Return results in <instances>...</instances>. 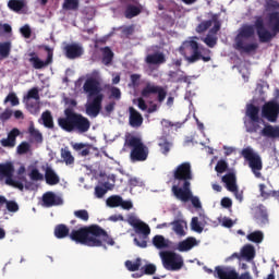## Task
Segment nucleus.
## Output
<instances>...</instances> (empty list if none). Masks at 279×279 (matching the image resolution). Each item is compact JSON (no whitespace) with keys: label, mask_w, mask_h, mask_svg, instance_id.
<instances>
[{"label":"nucleus","mask_w":279,"mask_h":279,"mask_svg":"<svg viewBox=\"0 0 279 279\" xmlns=\"http://www.w3.org/2000/svg\"><path fill=\"white\" fill-rule=\"evenodd\" d=\"M141 271L144 274V276H154V274H156V265L147 264L141 268Z\"/></svg>","instance_id":"nucleus-50"},{"label":"nucleus","mask_w":279,"mask_h":279,"mask_svg":"<svg viewBox=\"0 0 279 279\" xmlns=\"http://www.w3.org/2000/svg\"><path fill=\"white\" fill-rule=\"evenodd\" d=\"M253 27L254 29H256V34L259 43L267 44V35H269V29L265 27V21L263 20V16L255 17V23Z\"/></svg>","instance_id":"nucleus-17"},{"label":"nucleus","mask_w":279,"mask_h":279,"mask_svg":"<svg viewBox=\"0 0 279 279\" xmlns=\"http://www.w3.org/2000/svg\"><path fill=\"white\" fill-rule=\"evenodd\" d=\"M31 147H32V146L29 145V143H27V142H22V143L17 146L16 151H17V154H19L20 156H23V154H27V151H29Z\"/></svg>","instance_id":"nucleus-52"},{"label":"nucleus","mask_w":279,"mask_h":279,"mask_svg":"<svg viewBox=\"0 0 279 279\" xmlns=\"http://www.w3.org/2000/svg\"><path fill=\"white\" fill-rule=\"evenodd\" d=\"M222 182L226 184L227 190L236 191V174L234 172H229L222 177Z\"/></svg>","instance_id":"nucleus-27"},{"label":"nucleus","mask_w":279,"mask_h":279,"mask_svg":"<svg viewBox=\"0 0 279 279\" xmlns=\"http://www.w3.org/2000/svg\"><path fill=\"white\" fill-rule=\"evenodd\" d=\"M245 116L248 120H244V128L248 134H257L265 138H271L276 141L279 138V126L265 123V120L260 118V107L254 104L246 105Z\"/></svg>","instance_id":"nucleus-1"},{"label":"nucleus","mask_w":279,"mask_h":279,"mask_svg":"<svg viewBox=\"0 0 279 279\" xmlns=\"http://www.w3.org/2000/svg\"><path fill=\"white\" fill-rule=\"evenodd\" d=\"M197 37H190L187 40L183 41L179 47V53L183 56L184 60L189 62V64H195V62H210V49L199 45V43L195 41Z\"/></svg>","instance_id":"nucleus-5"},{"label":"nucleus","mask_w":279,"mask_h":279,"mask_svg":"<svg viewBox=\"0 0 279 279\" xmlns=\"http://www.w3.org/2000/svg\"><path fill=\"white\" fill-rule=\"evenodd\" d=\"M28 175L31 180H33V182L45 180V175H43V173H40V170H38L37 168H33Z\"/></svg>","instance_id":"nucleus-48"},{"label":"nucleus","mask_w":279,"mask_h":279,"mask_svg":"<svg viewBox=\"0 0 279 279\" xmlns=\"http://www.w3.org/2000/svg\"><path fill=\"white\" fill-rule=\"evenodd\" d=\"M62 198L53 192H46L43 195V206L46 208H51L53 206H61Z\"/></svg>","instance_id":"nucleus-21"},{"label":"nucleus","mask_w":279,"mask_h":279,"mask_svg":"<svg viewBox=\"0 0 279 279\" xmlns=\"http://www.w3.org/2000/svg\"><path fill=\"white\" fill-rule=\"evenodd\" d=\"M159 256L167 271H180V269L184 267V259L182 258V255L173 251H161Z\"/></svg>","instance_id":"nucleus-9"},{"label":"nucleus","mask_w":279,"mask_h":279,"mask_svg":"<svg viewBox=\"0 0 279 279\" xmlns=\"http://www.w3.org/2000/svg\"><path fill=\"white\" fill-rule=\"evenodd\" d=\"M170 226H172L173 232L178 234V236H185L186 232L184 231V225H182V220H174L170 222Z\"/></svg>","instance_id":"nucleus-39"},{"label":"nucleus","mask_w":279,"mask_h":279,"mask_svg":"<svg viewBox=\"0 0 279 279\" xmlns=\"http://www.w3.org/2000/svg\"><path fill=\"white\" fill-rule=\"evenodd\" d=\"M142 260L141 258H136L135 262L126 260L125 267L129 271H138L141 269Z\"/></svg>","instance_id":"nucleus-44"},{"label":"nucleus","mask_w":279,"mask_h":279,"mask_svg":"<svg viewBox=\"0 0 279 279\" xmlns=\"http://www.w3.org/2000/svg\"><path fill=\"white\" fill-rule=\"evenodd\" d=\"M28 134L36 143H43V133L34 126V122H31L28 126Z\"/></svg>","instance_id":"nucleus-37"},{"label":"nucleus","mask_w":279,"mask_h":279,"mask_svg":"<svg viewBox=\"0 0 279 279\" xmlns=\"http://www.w3.org/2000/svg\"><path fill=\"white\" fill-rule=\"evenodd\" d=\"M173 179L179 182L174 186H180L182 182V190L191 189V180H193V169L191 162L185 161L175 167L172 171Z\"/></svg>","instance_id":"nucleus-8"},{"label":"nucleus","mask_w":279,"mask_h":279,"mask_svg":"<svg viewBox=\"0 0 279 279\" xmlns=\"http://www.w3.org/2000/svg\"><path fill=\"white\" fill-rule=\"evenodd\" d=\"M129 125L134 129H138L143 125V114L135 110L134 107L129 108Z\"/></svg>","instance_id":"nucleus-22"},{"label":"nucleus","mask_w":279,"mask_h":279,"mask_svg":"<svg viewBox=\"0 0 279 279\" xmlns=\"http://www.w3.org/2000/svg\"><path fill=\"white\" fill-rule=\"evenodd\" d=\"M191 228L194 232H198V234H202L204 232V227L199 223V218L193 217L191 221Z\"/></svg>","instance_id":"nucleus-46"},{"label":"nucleus","mask_w":279,"mask_h":279,"mask_svg":"<svg viewBox=\"0 0 279 279\" xmlns=\"http://www.w3.org/2000/svg\"><path fill=\"white\" fill-rule=\"evenodd\" d=\"M57 122L63 132L86 134L90 130V120L72 108L64 109V117L58 118Z\"/></svg>","instance_id":"nucleus-4"},{"label":"nucleus","mask_w":279,"mask_h":279,"mask_svg":"<svg viewBox=\"0 0 279 279\" xmlns=\"http://www.w3.org/2000/svg\"><path fill=\"white\" fill-rule=\"evenodd\" d=\"M41 121L43 125L48 128V130H53L54 124H53V116H51V111L46 110L41 113Z\"/></svg>","instance_id":"nucleus-35"},{"label":"nucleus","mask_w":279,"mask_h":279,"mask_svg":"<svg viewBox=\"0 0 279 279\" xmlns=\"http://www.w3.org/2000/svg\"><path fill=\"white\" fill-rule=\"evenodd\" d=\"M242 156L247 160L250 169L253 171L255 178H260V171H263V159L260 155L254 153L252 148H244Z\"/></svg>","instance_id":"nucleus-10"},{"label":"nucleus","mask_w":279,"mask_h":279,"mask_svg":"<svg viewBox=\"0 0 279 279\" xmlns=\"http://www.w3.org/2000/svg\"><path fill=\"white\" fill-rule=\"evenodd\" d=\"M256 29L252 24H244L240 27L239 33L235 37V49L242 51V53H252L258 49V43L245 44L248 38H254Z\"/></svg>","instance_id":"nucleus-7"},{"label":"nucleus","mask_w":279,"mask_h":279,"mask_svg":"<svg viewBox=\"0 0 279 279\" xmlns=\"http://www.w3.org/2000/svg\"><path fill=\"white\" fill-rule=\"evenodd\" d=\"M121 199L122 197L119 195H113L107 198V206L109 208H119L121 206Z\"/></svg>","instance_id":"nucleus-43"},{"label":"nucleus","mask_w":279,"mask_h":279,"mask_svg":"<svg viewBox=\"0 0 279 279\" xmlns=\"http://www.w3.org/2000/svg\"><path fill=\"white\" fill-rule=\"evenodd\" d=\"M74 217H76V219H81V221H88V219H90V215L88 214V210H86V209L75 210Z\"/></svg>","instance_id":"nucleus-47"},{"label":"nucleus","mask_w":279,"mask_h":279,"mask_svg":"<svg viewBox=\"0 0 279 279\" xmlns=\"http://www.w3.org/2000/svg\"><path fill=\"white\" fill-rule=\"evenodd\" d=\"M197 245V240L195 238H187L178 244V251L179 252H190V250H193Z\"/></svg>","instance_id":"nucleus-29"},{"label":"nucleus","mask_w":279,"mask_h":279,"mask_svg":"<svg viewBox=\"0 0 279 279\" xmlns=\"http://www.w3.org/2000/svg\"><path fill=\"white\" fill-rule=\"evenodd\" d=\"M26 99H35L38 101L40 99V94H38V87H33L28 90Z\"/></svg>","instance_id":"nucleus-55"},{"label":"nucleus","mask_w":279,"mask_h":279,"mask_svg":"<svg viewBox=\"0 0 279 279\" xmlns=\"http://www.w3.org/2000/svg\"><path fill=\"white\" fill-rule=\"evenodd\" d=\"M215 276L219 279H239V272L231 267L217 266L215 268Z\"/></svg>","instance_id":"nucleus-18"},{"label":"nucleus","mask_w":279,"mask_h":279,"mask_svg":"<svg viewBox=\"0 0 279 279\" xmlns=\"http://www.w3.org/2000/svg\"><path fill=\"white\" fill-rule=\"evenodd\" d=\"M21 34L24 36V38H31L32 37V28H29L28 25H25L21 28Z\"/></svg>","instance_id":"nucleus-63"},{"label":"nucleus","mask_w":279,"mask_h":279,"mask_svg":"<svg viewBox=\"0 0 279 279\" xmlns=\"http://www.w3.org/2000/svg\"><path fill=\"white\" fill-rule=\"evenodd\" d=\"M204 43L205 45H207V47H210V49H213L217 45V37L207 35L204 39Z\"/></svg>","instance_id":"nucleus-59"},{"label":"nucleus","mask_w":279,"mask_h":279,"mask_svg":"<svg viewBox=\"0 0 279 279\" xmlns=\"http://www.w3.org/2000/svg\"><path fill=\"white\" fill-rule=\"evenodd\" d=\"M45 180L49 186H56V184H60V177L51 167H47L45 170Z\"/></svg>","instance_id":"nucleus-26"},{"label":"nucleus","mask_w":279,"mask_h":279,"mask_svg":"<svg viewBox=\"0 0 279 279\" xmlns=\"http://www.w3.org/2000/svg\"><path fill=\"white\" fill-rule=\"evenodd\" d=\"M265 8L268 12L279 10V2L278 0H266Z\"/></svg>","instance_id":"nucleus-53"},{"label":"nucleus","mask_w":279,"mask_h":279,"mask_svg":"<svg viewBox=\"0 0 279 279\" xmlns=\"http://www.w3.org/2000/svg\"><path fill=\"white\" fill-rule=\"evenodd\" d=\"M7 186H13V189H19V191H24L25 185L21 181L14 180V178H11L7 183Z\"/></svg>","instance_id":"nucleus-51"},{"label":"nucleus","mask_w":279,"mask_h":279,"mask_svg":"<svg viewBox=\"0 0 279 279\" xmlns=\"http://www.w3.org/2000/svg\"><path fill=\"white\" fill-rule=\"evenodd\" d=\"M14 163L12 161L0 163V182L4 180L7 184L11 178H14Z\"/></svg>","instance_id":"nucleus-19"},{"label":"nucleus","mask_w":279,"mask_h":279,"mask_svg":"<svg viewBox=\"0 0 279 279\" xmlns=\"http://www.w3.org/2000/svg\"><path fill=\"white\" fill-rule=\"evenodd\" d=\"M7 210H9V213H19V203L15 201H9L7 203Z\"/></svg>","instance_id":"nucleus-58"},{"label":"nucleus","mask_w":279,"mask_h":279,"mask_svg":"<svg viewBox=\"0 0 279 279\" xmlns=\"http://www.w3.org/2000/svg\"><path fill=\"white\" fill-rule=\"evenodd\" d=\"M69 227L66 225H57L54 227V236L57 239H66V236H70L71 233Z\"/></svg>","instance_id":"nucleus-33"},{"label":"nucleus","mask_w":279,"mask_h":279,"mask_svg":"<svg viewBox=\"0 0 279 279\" xmlns=\"http://www.w3.org/2000/svg\"><path fill=\"white\" fill-rule=\"evenodd\" d=\"M254 220L260 228H263V226H267V223H269V215L267 214V210L259 208L255 213Z\"/></svg>","instance_id":"nucleus-28"},{"label":"nucleus","mask_w":279,"mask_h":279,"mask_svg":"<svg viewBox=\"0 0 279 279\" xmlns=\"http://www.w3.org/2000/svg\"><path fill=\"white\" fill-rule=\"evenodd\" d=\"M102 51V64L105 66H110L112 64V60H114V52H112V49L110 47L101 48Z\"/></svg>","instance_id":"nucleus-31"},{"label":"nucleus","mask_w":279,"mask_h":279,"mask_svg":"<svg viewBox=\"0 0 279 279\" xmlns=\"http://www.w3.org/2000/svg\"><path fill=\"white\" fill-rule=\"evenodd\" d=\"M159 147L161 149V154H165V156H167V154L171 151V143H169L167 140H163L162 142H160Z\"/></svg>","instance_id":"nucleus-56"},{"label":"nucleus","mask_w":279,"mask_h":279,"mask_svg":"<svg viewBox=\"0 0 279 279\" xmlns=\"http://www.w3.org/2000/svg\"><path fill=\"white\" fill-rule=\"evenodd\" d=\"M279 101L269 100L262 106V119H266L269 123H278Z\"/></svg>","instance_id":"nucleus-12"},{"label":"nucleus","mask_w":279,"mask_h":279,"mask_svg":"<svg viewBox=\"0 0 279 279\" xmlns=\"http://www.w3.org/2000/svg\"><path fill=\"white\" fill-rule=\"evenodd\" d=\"M107 190H105L102 186H96L95 187V195L96 197H98V199H101V197H104V195H106Z\"/></svg>","instance_id":"nucleus-64"},{"label":"nucleus","mask_w":279,"mask_h":279,"mask_svg":"<svg viewBox=\"0 0 279 279\" xmlns=\"http://www.w3.org/2000/svg\"><path fill=\"white\" fill-rule=\"evenodd\" d=\"M62 8L64 10H71L72 12H77V10H80V0H64Z\"/></svg>","instance_id":"nucleus-40"},{"label":"nucleus","mask_w":279,"mask_h":279,"mask_svg":"<svg viewBox=\"0 0 279 279\" xmlns=\"http://www.w3.org/2000/svg\"><path fill=\"white\" fill-rule=\"evenodd\" d=\"M221 29V22L217 19H214V26L209 29V34H217Z\"/></svg>","instance_id":"nucleus-61"},{"label":"nucleus","mask_w":279,"mask_h":279,"mask_svg":"<svg viewBox=\"0 0 279 279\" xmlns=\"http://www.w3.org/2000/svg\"><path fill=\"white\" fill-rule=\"evenodd\" d=\"M10 51H12V44L10 41H4L0 44L1 58H10Z\"/></svg>","instance_id":"nucleus-41"},{"label":"nucleus","mask_w":279,"mask_h":279,"mask_svg":"<svg viewBox=\"0 0 279 279\" xmlns=\"http://www.w3.org/2000/svg\"><path fill=\"white\" fill-rule=\"evenodd\" d=\"M246 239H248L252 243H263L265 235L263 234V231H254L247 234Z\"/></svg>","instance_id":"nucleus-42"},{"label":"nucleus","mask_w":279,"mask_h":279,"mask_svg":"<svg viewBox=\"0 0 279 279\" xmlns=\"http://www.w3.org/2000/svg\"><path fill=\"white\" fill-rule=\"evenodd\" d=\"M109 99H116V101L121 100V89L114 86H108Z\"/></svg>","instance_id":"nucleus-45"},{"label":"nucleus","mask_w":279,"mask_h":279,"mask_svg":"<svg viewBox=\"0 0 279 279\" xmlns=\"http://www.w3.org/2000/svg\"><path fill=\"white\" fill-rule=\"evenodd\" d=\"M17 136H21V131L16 128L12 129L8 133L7 138L0 140L1 146L2 147H8L9 149H12V148L16 147V137Z\"/></svg>","instance_id":"nucleus-20"},{"label":"nucleus","mask_w":279,"mask_h":279,"mask_svg":"<svg viewBox=\"0 0 279 279\" xmlns=\"http://www.w3.org/2000/svg\"><path fill=\"white\" fill-rule=\"evenodd\" d=\"M8 8L16 14H25L27 12V0H9Z\"/></svg>","instance_id":"nucleus-23"},{"label":"nucleus","mask_w":279,"mask_h":279,"mask_svg":"<svg viewBox=\"0 0 279 279\" xmlns=\"http://www.w3.org/2000/svg\"><path fill=\"white\" fill-rule=\"evenodd\" d=\"M124 147L131 150V162H145L149 158V147L138 136L128 133L124 137Z\"/></svg>","instance_id":"nucleus-6"},{"label":"nucleus","mask_w":279,"mask_h":279,"mask_svg":"<svg viewBox=\"0 0 279 279\" xmlns=\"http://www.w3.org/2000/svg\"><path fill=\"white\" fill-rule=\"evenodd\" d=\"M70 239L71 241H74V243L87 245L88 247H101L104 243H107V245H114V240L98 225L72 230Z\"/></svg>","instance_id":"nucleus-3"},{"label":"nucleus","mask_w":279,"mask_h":279,"mask_svg":"<svg viewBox=\"0 0 279 279\" xmlns=\"http://www.w3.org/2000/svg\"><path fill=\"white\" fill-rule=\"evenodd\" d=\"M153 245L157 250H167V247H169V241L165 239L162 235H155L153 238Z\"/></svg>","instance_id":"nucleus-34"},{"label":"nucleus","mask_w":279,"mask_h":279,"mask_svg":"<svg viewBox=\"0 0 279 279\" xmlns=\"http://www.w3.org/2000/svg\"><path fill=\"white\" fill-rule=\"evenodd\" d=\"M64 56L68 60H77L84 56V47L77 43L68 44L64 48Z\"/></svg>","instance_id":"nucleus-16"},{"label":"nucleus","mask_w":279,"mask_h":279,"mask_svg":"<svg viewBox=\"0 0 279 279\" xmlns=\"http://www.w3.org/2000/svg\"><path fill=\"white\" fill-rule=\"evenodd\" d=\"M171 192L174 197H177V199H180V202H192V206L194 208H202V202L199 201V197L193 196L191 187L182 190V187L179 185H172Z\"/></svg>","instance_id":"nucleus-11"},{"label":"nucleus","mask_w":279,"mask_h":279,"mask_svg":"<svg viewBox=\"0 0 279 279\" xmlns=\"http://www.w3.org/2000/svg\"><path fill=\"white\" fill-rule=\"evenodd\" d=\"M8 101H10L11 106H19V104H20L19 97H16V94H14V93H10L5 97L4 104H8Z\"/></svg>","instance_id":"nucleus-54"},{"label":"nucleus","mask_w":279,"mask_h":279,"mask_svg":"<svg viewBox=\"0 0 279 279\" xmlns=\"http://www.w3.org/2000/svg\"><path fill=\"white\" fill-rule=\"evenodd\" d=\"M71 147L82 158H86V156H90V150L93 149V145L90 144L75 143V142H71Z\"/></svg>","instance_id":"nucleus-24"},{"label":"nucleus","mask_w":279,"mask_h":279,"mask_svg":"<svg viewBox=\"0 0 279 279\" xmlns=\"http://www.w3.org/2000/svg\"><path fill=\"white\" fill-rule=\"evenodd\" d=\"M138 14H141V8L134 4H129L124 11L125 19H134V16H138Z\"/></svg>","instance_id":"nucleus-38"},{"label":"nucleus","mask_w":279,"mask_h":279,"mask_svg":"<svg viewBox=\"0 0 279 279\" xmlns=\"http://www.w3.org/2000/svg\"><path fill=\"white\" fill-rule=\"evenodd\" d=\"M146 64H154L160 66V64H165L167 62V57L162 52H155L146 56L145 59Z\"/></svg>","instance_id":"nucleus-25"},{"label":"nucleus","mask_w":279,"mask_h":279,"mask_svg":"<svg viewBox=\"0 0 279 279\" xmlns=\"http://www.w3.org/2000/svg\"><path fill=\"white\" fill-rule=\"evenodd\" d=\"M241 256L246 260H254V256H256V250L252 244H246L241 251Z\"/></svg>","instance_id":"nucleus-32"},{"label":"nucleus","mask_w":279,"mask_h":279,"mask_svg":"<svg viewBox=\"0 0 279 279\" xmlns=\"http://www.w3.org/2000/svg\"><path fill=\"white\" fill-rule=\"evenodd\" d=\"M134 243H135V245H137V247L145 248V247H147V238L143 236V239H141V240L138 238H135Z\"/></svg>","instance_id":"nucleus-62"},{"label":"nucleus","mask_w":279,"mask_h":279,"mask_svg":"<svg viewBox=\"0 0 279 279\" xmlns=\"http://www.w3.org/2000/svg\"><path fill=\"white\" fill-rule=\"evenodd\" d=\"M151 95H157V100L159 104H162V101L167 99V90H165L162 86H158L154 83H146L141 92V96L144 97V99H149Z\"/></svg>","instance_id":"nucleus-13"},{"label":"nucleus","mask_w":279,"mask_h":279,"mask_svg":"<svg viewBox=\"0 0 279 279\" xmlns=\"http://www.w3.org/2000/svg\"><path fill=\"white\" fill-rule=\"evenodd\" d=\"M135 232L136 234H143L144 239H147L149 236V234H151V229L149 228V225L145 223V222H140L136 227H135Z\"/></svg>","instance_id":"nucleus-36"},{"label":"nucleus","mask_w":279,"mask_h":279,"mask_svg":"<svg viewBox=\"0 0 279 279\" xmlns=\"http://www.w3.org/2000/svg\"><path fill=\"white\" fill-rule=\"evenodd\" d=\"M83 90L90 101L85 106L86 114L94 119L99 117L101 112V104H104V94L101 90V74L97 70H93L87 74V78L83 84Z\"/></svg>","instance_id":"nucleus-2"},{"label":"nucleus","mask_w":279,"mask_h":279,"mask_svg":"<svg viewBox=\"0 0 279 279\" xmlns=\"http://www.w3.org/2000/svg\"><path fill=\"white\" fill-rule=\"evenodd\" d=\"M45 51H47L48 56L45 61L40 60V58L37 57L36 52H31L28 56L31 57L28 61L33 65V69H45V66H49L51 62H53V48H50L49 46L44 47Z\"/></svg>","instance_id":"nucleus-15"},{"label":"nucleus","mask_w":279,"mask_h":279,"mask_svg":"<svg viewBox=\"0 0 279 279\" xmlns=\"http://www.w3.org/2000/svg\"><path fill=\"white\" fill-rule=\"evenodd\" d=\"M217 173H225L228 169V162L226 160H219L215 167Z\"/></svg>","instance_id":"nucleus-57"},{"label":"nucleus","mask_w":279,"mask_h":279,"mask_svg":"<svg viewBox=\"0 0 279 279\" xmlns=\"http://www.w3.org/2000/svg\"><path fill=\"white\" fill-rule=\"evenodd\" d=\"M268 35H266V44L271 43L279 34V12L272 11L268 13L267 20Z\"/></svg>","instance_id":"nucleus-14"},{"label":"nucleus","mask_w":279,"mask_h":279,"mask_svg":"<svg viewBox=\"0 0 279 279\" xmlns=\"http://www.w3.org/2000/svg\"><path fill=\"white\" fill-rule=\"evenodd\" d=\"M60 153L62 162H64L66 167H72L73 165H75V157L73 156L69 147L61 148Z\"/></svg>","instance_id":"nucleus-30"},{"label":"nucleus","mask_w":279,"mask_h":279,"mask_svg":"<svg viewBox=\"0 0 279 279\" xmlns=\"http://www.w3.org/2000/svg\"><path fill=\"white\" fill-rule=\"evenodd\" d=\"M209 27H213V20L203 21L198 26L196 27L197 34H204Z\"/></svg>","instance_id":"nucleus-49"},{"label":"nucleus","mask_w":279,"mask_h":279,"mask_svg":"<svg viewBox=\"0 0 279 279\" xmlns=\"http://www.w3.org/2000/svg\"><path fill=\"white\" fill-rule=\"evenodd\" d=\"M12 109H5L2 113H0V121L5 123V121H9V119L12 118Z\"/></svg>","instance_id":"nucleus-60"}]
</instances>
